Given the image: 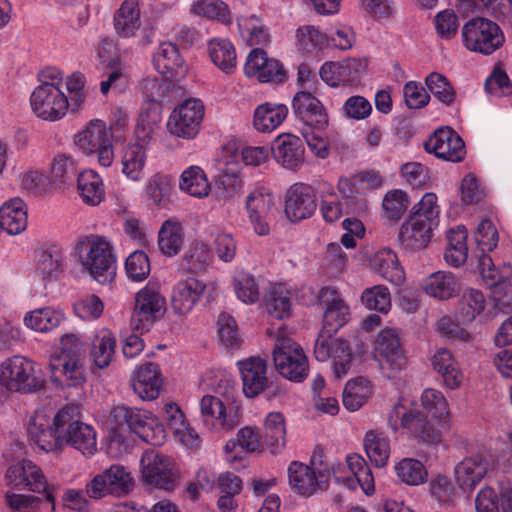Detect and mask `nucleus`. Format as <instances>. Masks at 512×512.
Returning a JSON list of instances; mask_svg holds the SVG:
<instances>
[{"mask_svg":"<svg viewBox=\"0 0 512 512\" xmlns=\"http://www.w3.org/2000/svg\"><path fill=\"white\" fill-rule=\"evenodd\" d=\"M333 477L339 484L350 490L358 486L366 495H372L375 491L374 477L365 459L358 454H350L346 457V465L338 464L333 468Z\"/></svg>","mask_w":512,"mask_h":512,"instance_id":"obj_14","label":"nucleus"},{"mask_svg":"<svg viewBox=\"0 0 512 512\" xmlns=\"http://www.w3.org/2000/svg\"><path fill=\"white\" fill-rule=\"evenodd\" d=\"M154 68L168 80H179L187 72V65L177 47L172 42L159 44L152 56Z\"/></svg>","mask_w":512,"mask_h":512,"instance_id":"obj_25","label":"nucleus"},{"mask_svg":"<svg viewBox=\"0 0 512 512\" xmlns=\"http://www.w3.org/2000/svg\"><path fill=\"white\" fill-rule=\"evenodd\" d=\"M273 361L278 373L290 381L302 382L309 374L308 358L304 350L290 337L277 336Z\"/></svg>","mask_w":512,"mask_h":512,"instance_id":"obj_5","label":"nucleus"},{"mask_svg":"<svg viewBox=\"0 0 512 512\" xmlns=\"http://www.w3.org/2000/svg\"><path fill=\"white\" fill-rule=\"evenodd\" d=\"M292 110L296 117L318 130L329 124V116L322 102L308 91L297 92L292 99Z\"/></svg>","mask_w":512,"mask_h":512,"instance_id":"obj_22","label":"nucleus"},{"mask_svg":"<svg viewBox=\"0 0 512 512\" xmlns=\"http://www.w3.org/2000/svg\"><path fill=\"white\" fill-rule=\"evenodd\" d=\"M489 468L490 462L485 455L475 453L466 456L454 468L456 484L464 493L470 494L485 478Z\"/></svg>","mask_w":512,"mask_h":512,"instance_id":"obj_20","label":"nucleus"},{"mask_svg":"<svg viewBox=\"0 0 512 512\" xmlns=\"http://www.w3.org/2000/svg\"><path fill=\"white\" fill-rule=\"evenodd\" d=\"M275 204L274 194L264 186L255 187L247 195L245 208L249 221L258 235L269 233V216Z\"/></svg>","mask_w":512,"mask_h":512,"instance_id":"obj_16","label":"nucleus"},{"mask_svg":"<svg viewBox=\"0 0 512 512\" xmlns=\"http://www.w3.org/2000/svg\"><path fill=\"white\" fill-rule=\"evenodd\" d=\"M0 226L10 235H18L26 229L27 209L22 199H10L0 207Z\"/></svg>","mask_w":512,"mask_h":512,"instance_id":"obj_35","label":"nucleus"},{"mask_svg":"<svg viewBox=\"0 0 512 512\" xmlns=\"http://www.w3.org/2000/svg\"><path fill=\"white\" fill-rule=\"evenodd\" d=\"M244 73L262 83H283L287 75L283 65L276 59L268 58L263 49L255 48L249 52L244 65Z\"/></svg>","mask_w":512,"mask_h":512,"instance_id":"obj_17","label":"nucleus"},{"mask_svg":"<svg viewBox=\"0 0 512 512\" xmlns=\"http://www.w3.org/2000/svg\"><path fill=\"white\" fill-rule=\"evenodd\" d=\"M425 292L437 299L445 300L453 297L457 290V282L450 272L438 271L432 273L424 284Z\"/></svg>","mask_w":512,"mask_h":512,"instance_id":"obj_52","label":"nucleus"},{"mask_svg":"<svg viewBox=\"0 0 512 512\" xmlns=\"http://www.w3.org/2000/svg\"><path fill=\"white\" fill-rule=\"evenodd\" d=\"M241 373L243 392L253 398L267 387V365L260 357H250L237 362Z\"/></svg>","mask_w":512,"mask_h":512,"instance_id":"obj_28","label":"nucleus"},{"mask_svg":"<svg viewBox=\"0 0 512 512\" xmlns=\"http://www.w3.org/2000/svg\"><path fill=\"white\" fill-rule=\"evenodd\" d=\"M114 413L116 416H122L131 431L143 441L153 446H159L164 442V427L151 412L133 407H118Z\"/></svg>","mask_w":512,"mask_h":512,"instance_id":"obj_15","label":"nucleus"},{"mask_svg":"<svg viewBox=\"0 0 512 512\" xmlns=\"http://www.w3.org/2000/svg\"><path fill=\"white\" fill-rule=\"evenodd\" d=\"M20 186L34 196L46 195L53 182L43 170L29 168L19 175Z\"/></svg>","mask_w":512,"mask_h":512,"instance_id":"obj_60","label":"nucleus"},{"mask_svg":"<svg viewBox=\"0 0 512 512\" xmlns=\"http://www.w3.org/2000/svg\"><path fill=\"white\" fill-rule=\"evenodd\" d=\"M364 449L370 462L377 468L386 466L390 457V440L379 430H369L364 437Z\"/></svg>","mask_w":512,"mask_h":512,"instance_id":"obj_41","label":"nucleus"},{"mask_svg":"<svg viewBox=\"0 0 512 512\" xmlns=\"http://www.w3.org/2000/svg\"><path fill=\"white\" fill-rule=\"evenodd\" d=\"M115 258H79L82 269L93 279L104 284L111 281L116 274Z\"/></svg>","mask_w":512,"mask_h":512,"instance_id":"obj_63","label":"nucleus"},{"mask_svg":"<svg viewBox=\"0 0 512 512\" xmlns=\"http://www.w3.org/2000/svg\"><path fill=\"white\" fill-rule=\"evenodd\" d=\"M5 480L12 489L44 494L46 501L51 504V509H55L56 488L48 483L42 469L31 460L24 459L9 466Z\"/></svg>","mask_w":512,"mask_h":512,"instance_id":"obj_2","label":"nucleus"},{"mask_svg":"<svg viewBox=\"0 0 512 512\" xmlns=\"http://www.w3.org/2000/svg\"><path fill=\"white\" fill-rule=\"evenodd\" d=\"M264 439L273 454L280 452L286 444L284 416L279 412L269 413L264 422Z\"/></svg>","mask_w":512,"mask_h":512,"instance_id":"obj_51","label":"nucleus"},{"mask_svg":"<svg viewBox=\"0 0 512 512\" xmlns=\"http://www.w3.org/2000/svg\"><path fill=\"white\" fill-rule=\"evenodd\" d=\"M478 269L489 287L506 283L512 277V265L505 258H477Z\"/></svg>","mask_w":512,"mask_h":512,"instance_id":"obj_39","label":"nucleus"},{"mask_svg":"<svg viewBox=\"0 0 512 512\" xmlns=\"http://www.w3.org/2000/svg\"><path fill=\"white\" fill-rule=\"evenodd\" d=\"M374 358L382 374L389 379L406 367L407 359L395 330L386 328L379 332L374 343Z\"/></svg>","mask_w":512,"mask_h":512,"instance_id":"obj_11","label":"nucleus"},{"mask_svg":"<svg viewBox=\"0 0 512 512\" xmlns=\"http://www.w3.org/2000/svg\"><path fill=\"white\" fill-rule=\"evenodd\" d=\"M394 470L397 478L409 486L421 485L428 478L424 464L414 458H403L395 465Z\"/></svg>","mask_w":512,"mask_h":512,"instance_id":"obj_55","label":"nucleus"},{"mask_svg":"<svg viewBox=\"0 0 512 512\" xmlns=\"http://www.w3.org/2000/svg\"><path fill=\"white\" fill-rule=\"evenodd\" d=\"M237 24L242 40L249 46H265L270 42L268 29L256 15L240 16Z\"/></svg>","mask_w":512,"mask_h":512,"instance_id":"obj_45","label":"nucleus"},{"mask_svg":"<svg viewBox=\"0 0 512 512\" xmlns=\"http://www.w3.org/2000/svg\"><path fill=\"white\" fill-rule=\"evenodd\" d=\"M166 301L160 294L157 284L148 282L135 295V305L132 313V325L141 332L150 327L162 317Z\"/></svg>","mask_w":512,"mask_h":512,"instance_id":"obj_9","label":"nucleus"},{"mask_svg":"<svg viewBox=\"0 0 512 512\" xmlns=\"http://www.w3.org/2000/svg\"><path fill=\"white\" fill-rule=\"evenodd\" d=\"M170 177L156 173L152 175L143 188V195L146 201L156 206H163L169 199L171 192Z\"/></svg>","mask_w":512,"mask_h":512,"instance_id":"obj_57","label":"nucleus"},{"mask_svg":"<svg viewBox=\"0 0 512 512\" xmlns=\"http://www.w3.org/2000/svg\"><path fill=\"white\" fill-rule=\"evenodd\" d=\"M115 247L112 240L103 235L89 234L80 237L73 246L75 256H114Z\"/></svg>","mask_w":512,"mask_h":512,"instance_id":"obj_46","label":"nucleus"},{"mask_svg":"<svg viewBox=\"0 0 512 512\" xmlns=\"http://www.w3.org/2000/svg\"><path fill=\"white\" fill-rule=\"evenodd\" d=\"M437 228V226L408 215L401 224L399 240L407 250L415 252L427 247Z\"/></svg>","mask_w":512,"mask_h":512,"instance_id":"obj_29","label":"nucleus"},{"mask_svg":"<svg viewBox=\"0 0 512 512\" xmlns=\"http://www.w3.org/2000/svg\"><path fill=\"white\" fill-rule=\"evenodd\" d=\"M133 488V478L122 465H111L96 474L87 484L86 493L90 499L99 500L107 495L128 494Z\"/></svg>","mask_w":512,"mask_h":512,"instance_id":"obj_12","label":"nucleus"},{"mask_svg":"<svg viewBox=\"0 0 512 512\" xmlns=\"http://www.w3.org/2000/svg\"><path fill=\"white\" fill-rule=\"evenodd\" d=\"M291 290L284 283H272L265 296V306L268 314L278 320H284L291 315Z\"/></svg>","mask_w":512,"mask_h":512,"instance_id":"obj_36","label":"nucleus"},{"mask_svg":"<svg viewBox=\"0 0 512 512\" xmlns=\"http://www.w3.org/2000/svg\"><path fill=\"white\" fill-rule=\"evenodd\" d=\"M464 46L473 52L490 55L505 42L500 26L487 18L470 19L462 28Z\"/></svg>","mask_w":512,"mask_h":512,"instance_id":"obj_7","label":"nucleus"},{"mask_svg":"<svg viewBox=\"0 0 512 512\" xmlns=\"http://www.w3.org/2000/svg\"><path fill=\"white\" fill-rule=\"evenodd\" d=\"M76 405H67L56 414L57 429L63 431V444L70 443L84 455H93L97 451L96 432L91 425L78 419Z\"/></svg>","mask_w":512,"mask_h":512,"instance_id":"obj_4","label":"nucleus"},{"mask_svg":"<svg viewBox=\"0 0 512 512\" xmlns=\"http://www.w3.org/2000/svg\"><path fill=\"white\" fill-rule=\"evenodd\" d=\"M387 423L393 432L404 429L419 443L438 444L442 439L440 430L428 421L424 412L407 408L400 402L388 412Z\"/></svg>","mask_w":512,"mask_h":512,"instance_id":"obj_1","label":"nucleus"},{"mask_svg":"<svg viewBox=\"0 0 512 512\" xmlns=\"http://www.w3.org/2000/svg\"><path fill=\"white\" fill-rule=\"evenodd\" d=\"M56 415L50 421L42 413H36L29 421L27 431L30 440L45 452H54L63 445V431L57 429Z\"/></svg>","mask_w":512,"mask_h":512,"instance_id":"obj_19","label":"nucleus"},{"mask_svg":"<svg viewBox=\"0 0 512 512\" xmlns=\"http://www.w3.org/2000/svg\"><path fill=\"white\" fill-rule=\"evenodd\" d=\"M271 151L275 161L285 169L297 171L304 164V144L292 133L279 134L272 143Z\"/></svg>","mask_w":512,"mask_h":512,"instance_id":"obj_21","label":"nucleus"},{"mask_svg":"<svg viewBox=\"0 0 512 512\" xmlns=\"http://www.w3.org/2000/svg\"><path fill=\"white\" fill-rule=\"evenodd\" d=\"M200 410L204 424L211 430H230L239 422L237 413L227 410L223 402L212 395L202 397Z\"/></svg>","mask_w":512,"mask_h":512,"instance_id":"obj_26","label":"nucleus"},{"mask_svg":"<svg viewBox=\"0 0 512 512\" xmlns=\"http://www.w3.org/2000/svg\"><path fill=\"white\" fill-rule=\"evenodd\" d=\"M288 479L292 489L305 497L316 493L325 483L324 474L299 461L289 464Z\"/></svg>","mask_w":512,"mask_h":512,"instance_id":"obj_27","label":"nucleus"},{"mask_svg":"<svg viewBox=\"0 0 512 512\" xmlns=\"http://www.w3.org/2000/svg\"><path fill=\"white\" fill-rule=\"evenodd\" d=\"M241 151L235 140H228L221 147L217 158V169L223 177L236 181L242 169Z\"/></svg>","mask_w":512,"mask_h":512,"instance_id":"obj_48","label":"nucleus"},{"mask_svg":"<svg viewBox=\"0 0 512 512\" xmlns=\"http://www.w3.org/2000/svg\"><path fill=\"white\" fill-rule=\"evenodd\" d=\"M288 113L289 109L285 104L277 102L261 103L254 109L252 126L259 133H272L282 125Z\"/></svg>","mask_w":512,"mask_h":512,"instance_id":"obj_31","label":"nucleus"},{"mask_svg":"<svg viewBox=\"0 0 512 512\" xmlns=\"http://www.w3.org/2000/svg\"><path fill=\"white\" fill-rule=\"evenodd\" d=\"M0 384L12 392L33 393L42 389L44 380L30 359L14 355L0 364Z\"/></svg>","mask_w":512,"mask_h":512,"instance_id":"obj_3","label":"nucleus"},{"mask_svg":"<svg viewBox=\"0 0 512 512\" xmlns=\"http://www.w3.org/2000/svg\"><path fill=\"white\" fill-rule=\"evenodd\" d=\"M410 205V197L401 189L389 190L382 201L383 215L386 219L396 222Z\"/></svg>","mask_w":512,"mask_h":512,"instance_id":"obj_62","label":"nucleus"},{"mask_svg":"<svg viewBox=\"0 0 512 512\" xmlns=\"http://www.w3.org/2000/svg\"><path fill=\"white\" fill-rule=\"evenodd\" d=\"M77 187L82 200L91 206H96L105 197L102 178L91 169L83 171L77 180Z\"/></svg>","mask_w":512,"mask_h":512,"instance_id":"obj_47","label":"nucleus"},{"mask_svg":"<svg viewBox=\"0 0 512 512\" xmlns=\"http://www.w3.org/2000/svg\"><path fill=\"white\" fill-rule=\"evenodd\" d=\"M328 43L327 34L314 25H302L295 31V46L303 55L318 56Z\"/></svg>","mask_w":512,"mask_h":512,"instance_id":"obj_38","label":"nucleus"},{"mask_svg":"<svg viewBox=\"0 0 512 512\" xmlns=\"http://www.w3.org/2000/svg\"><path fill=\"white\" fill-rule=\"evenodd\" d=\"M30 106L37 118L51 122L62 119L70 108L68 97L58 86L35 87Z\"/></svg>","mask_w":512,"mask_h":512,"instance_id":"obj_13","label":"nucleus"},{"mask_svg":"<svg viewBox=\"0 0 512 512\" xmlns=\"http://www.w3.org/2000/svg\"><path fill=\"white\" fill-rule=\"evenodd\" d=\"M425 148L438 158L451 162H460L465 156L464 142L451 128H441L435 131L425 143Z\"/></svg>","mask_w":512,"mask_h":512,"instance_id":"obj_23","label":"nucleus"},{"mask_svg":"<svg viewBox=\"0 0 512 512\" xmlns=\"http://www.w3.org/2000/svg\"><path fill=\"white\" fill-rule=\"evenodd\" d=\"M161 373L156 364L147 363L140 366L132 379V387L134 392L142 400L156 399L162 388Z\"/></svg>","mask_w":512,"mask_h":512,"instance_id":"obj_33","label":"nucleus"},{"mask_svg":"<svg viewBox=\"0 0 512 512\" xmlns=\"http://www.w3.org/2000/svg\"><path fill=\"white\" fill-rule=\"evenodd\" d=\"M307 304H324L326 306L323 324L327 333L337 332L348 321L349 307L333 288L322 287Z\"/></svg>","mask_w":512,"mask_h":512,"instance_id":"obj_18","label":"nucleus"},{"mask_svg":"<svg viewBox=\"0 0 512 512\" xmlns=\"http://www.w3.org/2000/svg\"><path fill=\"white\" fill-rule=\"evenodd\" d=\"M208 54L215 66L226 74L236 69L237 56L234 45L224 38H214L208 43Z\"/></svg>","mask_w":512,"mask_h":512,"instance_id":"obj_40","label":"nucleus"},{"mask_svg":"<svg viewBox=\"0 0 512 512\" xmlns=\"http://www.w3.org/2000/svg\"><path fill=\"white\" fill-rule=\"evenodd\" d=\"M179 189L192 197L202 199L210 194L211 185L201 167L190 166L181 173Z\"/></svg>","mask_w":512,"mask_h":512,"instance_id":"obj_43","label":"nucleus"},{"mask_svg":"<svg viewBox=\"0 0 512 512\" xmlns=\"http://www.w3.org/2000/svg\"><path fill=\"white\" fill-rule=\"evenodd\" d=\"M77 172V161L66 152H57L49 162V177L53 184L62 185L71 180Z\"/></svg>","mask_w":512,"mask_h":512,"instance_id":"obj_53","label":"nucleus"},{"mask_svg":"<svg viewBox=\"0 0 512 512\" xmlns=\"http://www.w3.org/2000/svg\"><path fill=\"white\" fill-rule=\"evenodd\" d=\"M50 367L55 375L62 376V383L68 387H79L85 382L81 360L51 361Z\"/></svg>","mask_w":512,"mask_h":512,"instance_id":"obj_61","label":"nucleus"},{"mask_svg":"<svg viewBox=\"0 0 512 512\" xmlns=\"http://www.w3.org/2000/svg\"><path fill=\"white\" fill-rule=\"evenodd\" d=\"M486 306L484 294L476 289H466L459 301L458 316L464 323L472 322Z\"/></svg>","mask_w":512,"mask_h":512,"instance_id":"obj_58","label":"nucleus"},{"mask_svg":"<svg viewBox=\"0 0 512 512\" xmlns=\"http://www.w3.org/2000/svg\"><path fill=\"white\" fill-rule=\"evenodd\" d=\"M372 391L370 383L363 377H358L346 383L343 391V405L351 411L360 409L367 399L370 397Z\"/></svg>","mask_w":512,"mask_h":512,"instance_id":"obj_54","label":"nucleus"},{"mask_svg":"<svg viewBox=\"0 0 512 512\" xmlns=\"http://www.w3.org/2000/svg\"><path fill=\"white\" fill-rule=\"evenodd\" d=\"M112 139L113 134L106 123L94 119L74 136V143L84 154L90 155Z\"/></svg>","mask_w":512,"mask_h":512,"instance_id":"obj_32","label":"nucleus"},{"mask_svg":"<svg viewBox=\"0 0 512 512\" xmlns=\"http://www.w3.org/2000/svg\"><path fill=\"white\" fill-rule=\"evenodd\" d=\"M432 366L443 379L446 387L456 389L463 381V373L453 354L446 348L438 349L432 357Z\"/></svg>","mask_w":512,"mask_h":512,"instance_id":"obj_37","label":"nucleus"},{"mask_svg":"<svg viewBox=\"0 0 512 512\" xmlns=\"http://www.w3.org/2000/svg\"><path fill=\"white\" fill-rule=\"evenodd\" d=\"M181 223L176 218L165 220L158 232V245L165 256L177 255L183 246Z\"/></svg>","mask_w":512,"mask_h":512,"instance_id":"obj_44","label":"nucleus"},{"mask_svg":"<svg viewBox=\"0 0 512 512\" xmlns=\"http://www.w3.org/2000/svg\"><path fill=\"white\" fill-rule=\"evenodd\" d=\"M190 14L206 20H215L223 24L231 22V13L222 0H193L189 8Z\"/></svg>","mask_w":512,"mask_h":512,"instance_id":"obj_50","label":"nucleus"},{"mask_svg":"<svg viewBox=\"0 0 512 512\" xmlns=\"http://www.w3.org/2000/svg\"><path fill=\"white\" fill-rule=\"evenodd\" d=\"M421 406L434 419L445 422L449 417V405L441 391L427 388L422 392Z\"/></svg>","mask_w":512,"mask_h":512,"instance_id":"obj_64","label":"nucleus"},{"mask_svg":"<svg viewBox=\"0 0 512 512\" xmlns=\"http://www.w3.org/2000/svg\"><path fill=\"white\" fill-rule=\"evenodd\" d=\"M115 32L122 38L135 37L142 26L141 13L137 0H125L114 12Z\"/></svg>","mask_w":512,"mask_h":512,"instance_id":"obj_34","label":"nucleus"},{"mask_svg":"<svg viewBox=\"0 0 512 512\" xmlns=\"http://www.w3.org/2000/svg\"><path fill=\"white\" fill-rule=\"evenodd\" d=\"M116 338L108 329L98 331L92 341L91 357L98 368H106L115 354Z\"/></svg>","mask_w":512,"mask_h":512,"instance_id":"obj_49","label":"nucleus"},{"mask_svg":"<svg viewBox=\"0 0 512 512\" xmlns=\"http://www.w3.org/2000/svg\"><path fill=\"white\" fill-rule=\"evenodd\" d=\"M147 151L139 145H127L121 153V171L125 177L134 182L144 178Z\"/></svg>","mask_w":512,"mask_h":512,"instance_id":"obj_42","label":"nucleus"},{"mask_svg":"<svg viewBox=\"0 0 512 512\" xmlns=\"http://www.w3.org/2000/svg\"><path fill=\"white\" fill-rule=\"evenodd\" d=\"M63 315L49 307L31 311L24 317L25 325L37 332L46 333L58 327Z\"/></svg>","mask_w":512,"mask_h":512,"instance_id":"obj_56","label":"nucleus"},{"mask_svg":"<svg viewBox=\"0 0 512 512\" xmlns=\"http://www.w3.org/2000/svg\"><path fill=\"white\" fill-rule=\"evenodd\" d=\"M440 212L441 208L438 204L437 195L433 192H427L412 206L409 215L438 227Z\"/></svg>","mask_w":512,"mask_h":512,"instance_id":"obj_59","label":"nucleus"},{"mask_svg":"<svg viewBox=\"0 0 512 512\" xmlns=\"http://www.w3.org/2000/svg\"><path fill=\"white\" fill-rule=\"evenodd\" d=\"M315 358L320 362L332 359V371L335 378L346 376L351 369L354 354L349 342L342 338H333L322 331L314 345Z\"/></svg>","mask_w":512,"mask_h":512,"instance_id":"obj_10","label":"nucleus"},{"mask_svg":"<svg viewBox=\"0 0 512 512\" xmlns=\"http://www.w3.org/2000/svg\"><path fill=\"white\" fill-rule=\"evenodd\" d=\"M205 107L197 98H188L178 104L168 117V132L178 138L194 139L201 129Z\"/></svg>","mask_w":512,"mask_h":512,"instance_id":"obj_8","label":"nucleus"},{"mask_svg":"<svg viewBox=\"0 0 512 512\" xmlns=\"http://www.w3.org/2000/svg\"><path fill=\"white\" fill-rule=\"evenodd\" d=\"M205 290V284L194 277H188L175 284L171 294V308L178 315L192 311Z\"/></svg>","mask_w":512,"mask_h":512,"instance_id":"obj_30","label":"nucleus"},{"mask_svg":"<svg viewBox=\"0 0 512 512\" xmlns=\"http://www.w3.org/2000/svg\"><path fill=\"white\" fill-rule=\"evenodd\" d=\"M140 468L144 483L152 488L173 491L180 478L174 460L154 449L142 454Z\"/></svg>","mask_w":512,"mask_h":512,"instance_id":"obj_6","label":"nucleus"},{"mask_svg":"<svg viewBox=\"0 0 512 512\" xmlns=\"http://www.w3.org/2000/svg\"><path fill=\"white\" fill-rule=\"evenodd\" d=\"M316 207L315 193L310 185L296 183L288 189L285 213L292 222L309 218L315 212Z\"/></svg>","mask_w":512,"mask_h":512,"instance_id":"obj_24","label":"nucleus"}]
</instances>
